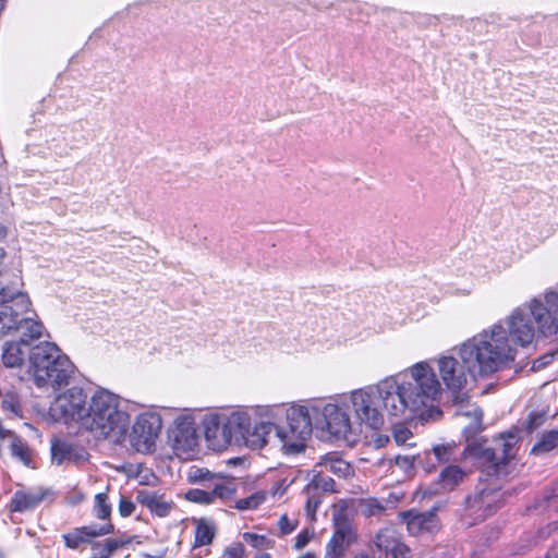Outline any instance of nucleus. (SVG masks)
I'll list each match as a JSON object with an SVG mask.
<instances>
[{"instance_id": "473e14b6", "label": "nucleus", "mask_w": 558, "mask_h": 558, "mask_svg": "<svg viewBox=\"0 0 558 558\" xmlns=\"http://www.w3.org/2000/svg\"><path fill=\"white\" fill-rule=\"evenodd\" d=\"M2 396L1 407L8 415L17 417L21 416V403L17 395L14 391H7Z\"/></svg>"}, {"instance_id": "bf43d9fd", "label": "nucleus", "mask_w": 558, "mask_h": 558, "mask_svg": "<svg viewBox=\"0 0 558 558\" xmlns=\"http://www.w3.org/2000/svg\"><path fill=\"white\" fill-rule=\"evenodd\" d=\"M4 7V0H0V11L3 9Z\"/></svg>"}, {"instance_id": "bb28decb", "label": "nucleus", "mask_w": 558, "mask_h": 558, "mask_svg": "<svg viewBox=\"0 0 558 558\" xmlns=\"http://www.w3.org/2000/svg\"><path fill=\"white\" fill-rule=\"evenodd\" d=\"M215 536V525L206 520L199 519L196 521L194 547L209 545Z\"/></svg>"}, {"instance_id": "a211bd4d", "label": "nucleus", "mask_w": 558, "mask_h": 558, "mask_svg": "<svg viewBox=\"0 0 558 558\" xmlns=\"http://www.w3.org/2000/svg\"><path fill=\"white\" fill-rule=\"evenodd\" d=\"M112 530L113 525L111 523H105L100 526H83L63 535V538L69 548L75 549L82 544L89 543L94 537L111 533Z\"/></svg>"}, {"instance_id": "3c124183", "label": "nucleus", "mask_w": 558, "mask_h": 558, "mask_svg": "<svg viewBox=\"0 0 558 558\" xmlns=\"http://www.w3.org/2000/svg\"><path fill=\"white\" fill-rule=\"evenodd\" d=\"M548 302L550 303L551 307L554 308V314L557 315L555 317L558 320V295L555 292H549L547 294Z\"/></svg>"}, {"instance_id": "72a5a7b5", "label": "nucleus", "mask_w": 558, "mask_h": 558, "mask_svg": "<svg viewBox=\"0 0 558 558\" xmlns=\"http://www.w3.org/2000/svg\"><path fill=\"white\" fill-rule=\"evenodd\" d=\"M123 543L119 539L109 538L104 543L94 545V556L92 558H109L113 551L121 547Z\"/></svg>"}, {"instance_id": "c9c22d12", "label": "nucleus", "mask_w": 558, "mask_h": 558, "mask_svg": "<svg viewBox=\"0 0 558 558\" xmlns=\"http://www.w3.org/2000/svg\"><path fill=\"white\" fill-rule=\"evenodd\" d=\"M392 437L398 446L412 447L415 445L412 441L414 438L412 432L403 425H396L392 428Z\"/></svg>"}, {"instance_id": "4d7b16f0", "label": "nucleus", "mask_w": 558, "mask_h": 558, "mask_svg": "<svg viewBox=\"0 0 558 558\" xmlns=\"http://www.w3.org/2000/svg\"><path fill=\"white\" fill-rule=\"evenodd\" d=\"M254 558H270V555L267 553H258Z\"/></svg>"}, {"instance_id": "f257e3e1", "label": "nucleus", "mask_w": 558, "mask_h": 558, "mask_svg": "<svg viewBox=\"0 0 558 558\" xmlns=\"http://www.w3.org/2000/svg\"><path fill=\"white\" fill-rule=\"evenodd\" d=\"M357 426L378 430L385 425V413L395 418L437 420L441 383L434 367L421 361L403 372L342 393Z\"/></svg>"}, {"instance_id": "dca6fc26", "label": "nucleus", "mask_w": 558, "mask_h": 558, "mask_svg": "<svg viewBox=\"0 0 558 558\" xmlns=\"http://www.w3.org/2000/svg\"><path fill=\"white\" fill-rule=\"evenodd\" d=\"M136 501L146 507L153 514L165 518L170 514L174 508L172 499L167 498L163 494L142 489L136 494Z\"/></svg>"}, {"instance_id": "c85d7f7f", "label": "nucleus", "mask_w": 558, "mask_h": 558, "mask_svg": "<svg viewBox=\"0 0 558 558\" xmlns=\"http://www.w3.org/2000/svg\"><path fill=\"white\" fill-rule=\"evenodd\" d=\"M463 477L464 472L460 468L451 465L440 473L439 484L444 490H451L463 480Z\"/></svg>"}, {"instance_id": "13d9d810", "label": "nucleus", "mask_w": 558, "mask_h": 558, "mask_svg": "<svg viewBox=\"0 0 558 558\" xmlns=\"http://www.w3.org/2000/svg\"><path fill=\"white\" fill-rule=\"evenodd\" d=\"M471 293L470 289H463L459 294L461 295H469Z\"/></svg>"}, {"instance_id": "0eeeda50", "label": "nucleus", "mask_w": 558, "mask_h": 558, "mask_svg": "<svg viewBox=\"0 0 558 558\" xmlns=\"http://www.w3.org/2000/svg\"><path fill=\"white\" fill-rule=\"evenodd\" d=\"M281 408L280 417L286 416V425L276 424L272 420V432L268 445L279 447L284 454H296L304 451L306 441L312 435V418L304 403L274 404Z\"/></svg>"}, {"instance_id": "5701e85b", "label": "nucleus", "mask_w": 558, "mask_h": 558, "mask_svg": "<svg viewBox=\"0 0 558 558\" xmlns=\"http://www.w3.org/2000/svg\"><path fill=\"white\" fill-rule=\"evenodd\" d=\"M0 439L1 441L8 440L9 447L11 449V453L13 457L19 459L25 465H28L31 462V453L27 445L13 435L10 430L3 428L0 424Z\"/></svg>"}, {"instance_id": "de8ad7c7", "label": "nucleus", "mask_w": 558, "mask_h": 558, "mask_svg": "<svg viewBox=\"0 0 558 558\" xmlns=\"http://www.w3.org/2000/svg\"><path fill=\"white\" fill-rule=\"evenodd\" d=\"M288 486L289 484L287 483L286 480H282L280 482H278L270 490V494L274 496V497H281L286 494L287 489H288Z\"/></svg>"}, {"instance_id": "e433bc0d", "label": "nucleus", "mask_w": 558, "mask_h": 558, "mask_svg": "<svg viewBox=\"0 0 558 558\" xmlns=\"http://www.w3.org/2000/svg\"><path fill=\"white\" fill-rule=\"evenodd\" d=\"M243 539L252 547L257 549H268L274 546L272 539L268 538L265 535H259L255 533H244Z\"/></svg>"}, {"instance_id": "6e6552de", "label": "nucleus", "mask_w": 558, "mask_h": 558, "mask_svg": "<svg viewBox=\"0 0 558 558\" xmlns=\"http://www.w3.org/2000/svg\"><path fill=\"white\" fill-rule=\"evenodd\" d=\"M88 400L82 388L71 387L56 396L49 407L48 414L54 422L77 425L83 429Z\"/></svg>"}, {"instance_id": "09e8293b", "label": "nucleus", "mask_w": 558, "mask_h": 558, "mask_svg": "<svg viewBox=\"0 0 558 558\" xmlns=\"http://www.w3.org/2000/svg\"><path fill=\"white\" fill-rule=\"evenodd\" d=\"M225 556L227 558H243V547L238 544L231 547H228L225 551Z\"/></svg>"}, {"instance_id": "7c9ffc66", "label": "nucleus", "mask_w": 558, "mask_h": 558, "mask_svg": "<svg viewBox=\"0 0 558 558\" xmlns=\"http://www.w3.org/2000/svg\"><path fill=\"white\" fill-rule=\"evenodd\" d=\"M266 499L267 492L257 490L245 498L238 499L233 507L239 511L255 510L263 505Z\"/></svg>"}, {"instance_id": "423d86ee", "label": "nucleus", "mask_w": 558, "mask_h": 558, "mask_svg": "<svg viewBox=\"0 0 558 558\" xmlns=\"http://www.w3.org/2000/svg\"><path fill=\"white\" fill-rule=\"evenodd\" d=\"M312 425L326 433L330 438L353 442L359 436L357 427L348 413L343 395L328 398L310 399L303 402Z\"/></svg>"}, {"instance_id": "1a4fd4ad", "label": "nucleus", "mask_w": 558, "mask_h": 558, "mask_svg": "<svg viewBox=\"0 0 558 558\" xmlns=\"http://www.w3.org/2000/svg\"><path fill=\"white\" fill-rule=\"evenodd\" d=\"M32 312L27 292L3 288L0 290V338L15 331L20 316Z\"/></svg>"}, {"instance_id": "39448f33", "label": "nucleus", "mask_w": 558, "mask_h": 558, "mask_svg": "<svg viewBox=\"0 0 558 558\" xmlns=\"http://www.w3.org/2000/svg\"><path fill=\"white\" fill-rule=\"evenodd\" d=\"M26 373L38 389L58 391L74 380L77 368L56 343L44 341L28 349Z\"/></svg>"}, {"instance_id": "603ef678", "label": "nucleus", "mask_w": 558, "mask_h": 558, "mask_svg": "<svg viewBox=\"0 0 558 558\" xmlns=\"http://www.w3.org/2000/svg\"><path fill=\"white\" fill-rule=\"evenodd\" d=\"M8 234H9L8 227L4 223L0 222V242L4 241L8 236Z\"/></svg>"}, {"instance_id": "7ed1b4c3", "label": "nucleus", "mask_w": 558, "mask_h": 558, "mask_svg": "<svg viewBox=\"0 0 558 558\" xmlns=\"http://www.w3.org/2000/svg\"><path fill=\"white\" fill-rule=\"evenodd\" d=\"M281 408L271 404L236 405L207 413L203 420L205 439L215 451L230 446L263 449L270 442L272 420Z\"/></svg>"}, {"instance_id": "79ce46f5", "label": "nucleus", "mask_w": 558, "mask_h": 558, "mask_svg": "<svg viewBox=\"0 0 558 558\" xmlns=\"http://www.w3.org/2000/svg\"><path fill=\"white\" fill-rule=\"evenodd\" d=\"M216 474L214 473H210L208 470H205V469H195V471H193L191 474H190V478L192 481H194L195 483L196 482H207L208 484H210L213 482V476H215Z\"/></svg>"}, {"instance_id": "aec40b11", "label": "nucleus", "mask_w": 558, "mask_h": 558, "mask_svg": "<svg viewBox=\"0 0 558 558\" xmlns=\"http://www.w3.org/2000/svg\"><path fill=\"white\" fill-rule=\"evenodd\" d=\"M210 489L213 502L217 500L228 501L231 500L236 494V484L233 478L217 474L213 476V482L208 484Z\"/></svg>"}, {"instance_id": "2f4dec72", "label": "nucleus", "mask_w": 558, "mask_h": 558, "mask_svg": "<svg viewBox=\"0 0 558 558\" xmlns=\"http://www.w3.org/2000/svg\"><path fill=\"white\" fill-rule=\"evenodd\" d=\"M93 511L96 518L107 520L111 514V504L106 493H99L94 498Z\"/></svg>"}, {"instance_id": "5fc2aeb1", "label": "nucleus", "mask_w": 558, "mask_h": 558, "mask_svg": "<svg viewBox=\"0 0 558 558\" xmlns=\"http://www.w3.org/2000/svg\"><path fill=\"white\" fill-rule=\"evenodd\" d=\"M353 558H375V557L369 553H360V554L355 555Z\"/></svg>"}, {"instance_id": "f8f14e48", "label": "nucleus", "mask_w": 558, "mask_h": 558, "mask_svg": "<svg viewBox=\"0 0 558 558\" xmlns=\"http://www.w3.org/2000/svg\"><path fill=\"white\" fill-rule=\"evenodd\" d=\"M88 459L89 454L83 446L61 439H54L51 442V462L56 465L64 463L82 465Z\"/></svg>"}, {"instance_id": "9b49d317", "label": "nucleus", "mask_w": 558, "mask_h": 558, "mask_svg": "<svg viewBox=\"0 0 558 558\" xmlns=\"http://www.w3.org/2000/svg\"><path fill=\"white\" fill-rule=\"evenodd\" d=\"M169 439L178 456L189 454L196 449L198 435L194 413L186 412L175 417Z\"/></svg>"}, {"instance_id": "4468645a", "label": "nucleus", "mask_w": 558, "mask_h": 558, "mask_svg": "<svg viewBox=\"0 0 558 558\" xmlns=\"http://www.w3.org/2000/svg\"><path fill=\"white\" fill-rule=\"evenodd\" d=\"M470 501V508L482 511L481 517L493 514L505 501V494L497 488H484Z\"/></svg>"}, {"instance_id": "6ab92c4d", "label": "nucleus", "mask_w": 558, "mask_h": 558, "mask_svg": "<svg viewBox=\"0 0 558 558\" xmlns=\"http://www.w3.org/2000/svg\"><path fill=\"white\" fill-rule=\"evenodd\" d=\"M45 330L44 324L32 308V312H28V314L20 316V322H17L14 332L20 333V341L27 344L29 341L40 339L44 336Z\"/></svg>"}, {"instance_id": "8fccbe9b", "label": "nucleus", "mask_w": 558, "mask_h": 558, "mask_svg": "<svg viewBox=\"0 0 558 558\" xmlns=\"http://www.w3.org/2000/svg\"><path fill=\"white\" fill-rule=\"evenodd\" d=\"M84 499H85V494H83L82 492H80L77 489H74L73 492L69 493V495L66 496V500L71 505H77L81 501H83Z\"/></svg>"}, {"instance_id": "c03bdc74", "label": "nucleus", "mask_w": 558, "mask_h": 558, "mask_svg": "<svg viewBox=\"0 0 558 558\" xmlns=\"http://www.w3.org/2000/svg\"><path fill=\"white\" fill-rule=\"evenodd\" d=\"M558 354V352H549L535 360L532 365L533 371H541L546 367L549 363H551L553 359Z\"/></svg>"}, {"instance_id": "4be33fe9", "label": "nucleus", "mask_w": 558, "mask_h": 558, "mask_svg": "<svg viewBox=\"0 0 558 558\" xmlns=\"http://www.w3.org/2000/svg\"><path fill=\"white\" fill-rule=\"evenodd\" d=\"M316 468L323 469L339 477H347L352 473L351 465L335 452L322 457Z\"/></svg>"}, {"instance_id": "864d4df0", "label": "nucleus", "mask_w": 558, "mask_h": 558, "mask_svg": "<svg viewBox=\"0 0 558 558\" xmlns=\"http://www.w3.org/2000/svg\"><path fill=\"white\" fill-rule=\"evenodd\" d=\"M387 441H388V437L379 436V437L376 439V445H377V447H381V446H384Z\"/></svg>"}, {"instance_id": "2eb2a0df", "label": "nucleus", "mask_w": 558, "mask_h": 558, "mask_svg": "<svg viewBox=\"0 0 558 558\" xmlns=\"http://www.w3.org/2000/svg\"><path fill=\"white\" fill-rule=\"evenodd\" d=\"M408 531L413 535L433 533L438 529V519L434 512H416L410 510L401 514Z\"/></svg>"}, {"instance_id": "9d476101", "label": "nucleus", "mask_w": 558, "mask_h": 558, "mask_svg": "<svg viewBox=\"0 0 558 558\" xmlns=\"http://www.w3.org/2000/svg\"><path fill=\"white\" fill-rule=\"evenodd\" d=\"M162 428V418L155 409L140 413L133 423L131 445L136 451L150 453L155 450L156 440Z\"/></svg>"}, {"instance_id": "a19ab883", "label": "nucleus", "mask_w": 558, "mask_h": 558, "mask_svg": "<svg viewBox=\"0 0 558 558\" xmlns=\"http://www.w3.org/2000/svg\"><path fill=\"white\" fill-rule=\"evenodd\" d=\"M409 548L401 542H397L389 551L386 553V558H408Z\"/></svg>"}, {"instance_id": "4c0bfd02", "label": "nucleus", "mask_w": 558, "mask_h": 558, "mask_svg": "<svg viewBox=\"0 0 558 558\" xmlns=\"http://www.w3.org/2000/svg\"><path fill=\"white\" fill-rule=\"evenodd\" d=\"M360 509L366 517L379 515L384 512L385 507L377 499H365L361 501Z\"/></svg>"}, {"instance_id": "20e7f679", "label": "nucleus", "mask_w": 558, "mask_h": 558, "mask_svg": "<svg viewBox=\"0 0 558 558\" xmlns=\"http://www.w3.org/2000/svg\"><path fill=\"white\" fill-rule=\"evenodd\" d=\"M130 422L126 401L106 388H98L88 400L83 429L95 439L119 442L125 437Z\"/></svg>"}, {"instance_id": "b1692460", "label": "nucleus", "mask_w": 558, "mask_h": 558, "mask_svg": "<svg viewBox=\"0 0 558 558\" xmlns=\"http://www.w3.org/2000/svg\"><path fill=\"white\" fill-rule=\"evenodd\" d=\"M326 471L323 470V469H318L315 466V469L313 470V476L310 481V483L306 485L304 492L305 493H317L319 494L320 492H324V493H333L336 492V483L335 481L325 475Z\"/></svg>"}, {"instance_id": "6e6d98bb", "label": "nucleus", "mask_w": 558, "mask_h": 558, "mask_svg": "<svg viewBox=\"0 0 558 558\" xmlns=\"http://www.w3.org/2000/svg\"><path fill=\"white\" fill-rule=\"evenodd\" d=\"M298 558H317V555L315 553L308 551L306 554L299 556Z\"/></svg>"}, {"instance_id": "393cba45", "label": "nucleus", "mask_w": 558, "mask_h": 558, "mask_svg": "<svg viewBox=\"0 0 558 558\" xmlns=\"http://www.w3.org/2000/svg\"><path fill=\"white\" fill-rule=\"evenodd\" d=\"M44 497L45 494L41 492H16L11 499L10 509L20 512L29 510L43 501Z\"/></svg>"}, {"instance_id": "49530a36", "label": "nucleus", "mask_w": 558, "mask_h": 558, "mask_svg": "<svg viewBox=\"0 0 558 558\" xmlns=\"http://www.w3.org/2000/svg\"><path fill=\"white\" fill-rule=\"evenodd\" d=\"M451 449L452 448L450 446L438 445L433 448V451L438 461H447Z\"/></svg>"}, {"instance_id": "412c9836", "label": "nucleus", "mask_w": 558, "mask_h": 558, "mask_svg": "<svg viewBox=\"0 0 558 558\" xmlns=\"http://www.w3.org/2000/svg\"><path fill=\"white\" fill-rule=\"evenodd\" d=\"M27 344L22 341H8L2 347V363L5 367H20L25 361Z\"/></svg>"}, {"instance_id": "c756f323", "label": "nucleus", "mask_w": 558, "mask_h": 558, "mask_svg": "<svg viewBox=\"0 0 558 558\" xmlns=\"http://www.w3.org/2000/svg\"><path fill=\"white\" fill-rule=\"evenodd\" d=\"M399 537L397 532L393 529L386 527L380 530L374 539L376 547L384 551L385 554L389 551L393 546H396L397 542H399Z\"/></svg>"}, {"instance_id": "58836bf2", "label": "nucleus", "mask_w": 558, "mask_h": 558, "mask_svg": "<svg viewBox=\"0 0 558 558\" xmlns=\"http://www.w3.org/2000/svg\"><path fill=\"white\" fill-rule=\"evenodd\" d=\"M307 496L305 504V511L307 517L314 521L316 519V510L319 507L322 499L320 494L317 493H305Z\"/></svg>"}, {"instance_id": "a18cd8bd", "label": "nucleus", "mask_w": 558, "mask_h": 558, "mask_svg": "<svg viewBox=\"0 0 558 558\" xmlns=\"http://www.w3.org/2000/svg\"><path fill=\"white\" fill-rule=\"evenodd\" d=\"M135 510V505L128 498L121 497L119 501V513L123 517H130Z\"/></svg>"}, {"instance_id": "37998d69", "label": "nucleus", "mask_w": 558, "mask_h": 558, "mask_svg": "<svg viewBox=\"0 0 558 558\" xmlns=\"http://www.w3.org/2000/svg\"><path fill=\"white\" fill-rule=\"evenodd\" d=\"M313 536H314L313 531H311L308 529L303 530L295 537L294 548L298 550L304 548L310 543V541L313 538Z\"/></svg>"}, {"instance_id": "f03ea898", "label": "nucleus", "mask_w": 558, "mask_h": 558, "mask_svg": "<svg viewBox=\"0 0 558 558\" xmlns=\"http://www.w3.org/2000/svg\"><path fill=\"white\" fill-rule=\"evenodd\" d=\"M453 354H440L436 357L439 377L452 393L458 405L457 413L470 417V428L480 429L483 413L469 402L464 391L469 380L486 378L511 366L513 352L509 348L506 332L500 326L488 327L452 349Z\"/></svg>"}, {"instance_id": "a878e982", "label": "nucleus", "mask_w": 558, "mask_h": 558, "mask_svg": "<svg viewBox=\"0 0 558 558\" xmlns=\"http://www.w3.org/2000/svg\"><path fill=\"white\" fill-rule=\"evenodd\" d=\"M416 454H398L393 461H389V465L392 474L401 475L403 480L410 478L415 472Z\"/></svg>"}, {"instance_id": "f3484780", "label": "nucleus", "mask_w": 558, "mask_h": 558, "mask_svg": "<svg viewBox=\"0 0 558 558\" xmlns=\"http://www.w3.org/2000/svg\"><path fill=\"white\" fill-rule=\"evenodd\" d=\"M518 442V436L515 432H508L501 434L497 441V448H486L482 451L484 460L493 463L497 466L498 461H507L514 456V448Z\"/></svg>"}, {"instance_id": "ea45409f", "label": "nucleus", "mask_w": 558, "mask_h": 558, "mask_svg": "<svg viewBox=\"0 0 558 558\" xmlns=\"http://www.w3.org/2000/svg\"><path fill=\"white\" fill-rule=\"evenodd\" d=\"M298 526V519H291L287 514H282L278 520V527L282 535L292 533Z\"/></svg>"}, {"instance_id": "cd10ccee", "label": "nucleus", "mask_w": 558, "mask_h": 558, "mask_svg": "<svg viewBox=\"0 0 558 558\" xmlns=\"http://www.w3.org/2000/svg\"><path fill=\"white\" fill-rule=\"evenodd\" d=\"M558 447V430H549L542 435L533 446L531 452L535 456H543Z\"/></svg>"}, {"instance_id": "f704fd0d", "label": "nucleus", "mask_w": 558, "mask_h": 558, "mask_svg": "<svg viewBox=\"0 0 558 558\" xmlns=\"http://www.w3.org/2000/svg\"><path fill=\"white\" fill-rule=\"evenodd\" d=\"M186 500L198 504V505H214L210 489L208 488V485H206V489H199V488H192L189 489L185 493Z\"/></svg>"}, {"instance_id": "ddd939ff", "label": "nucleus", "mask_w": 558, "mask_h": 558, "mask_svg": "<svg viewBox=\"0 0 558 558\" xmlns=\"http://www.w3.org/2000/svg\"><path fill=\"white\" fill-rule=\"evenodd\" d=\"M335 526L333 535L327 545V551L338 557L356 541V534L353 526L348 521L340 520L336 517Z\"/></svg>"}]
</instances>
